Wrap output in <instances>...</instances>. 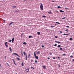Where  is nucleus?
I'll list each match as a JSON object with an SVG mask.
<instances>
[{
    "instance_id": "obj_49",
    "label": "nucleus",
    "mask_w": 74,
    "mask_h": 74,
    "mask_svg": "<svg viewBox=\"0 0 74 74\" xmlns=\"http://www.w3.org/2000/svg\"><path fill=\"white\" fill-rule=\"evenodd\" d=\"M6 58V56H5V60Z\"/></svg>"
},
{
    "instance_id": "obj_8",
    "label": "nucleus",
    "mask_w": 74,
    "mask_h": 74,
    "mask_svg": "<svg viewBox=\"0 0 74 74\" xmlns=\"http://www.w3.org/2000/svg\"><path fill=\"white\" fill-rule=\"evenodd\" d=\"M42 67L43 69H46V67H45V66H43Z\"/></svg>"
},
{
    "instance_id": "obj_14",
    "label": "nucleus",
    "mask_w": 74,
    "mask_h": 74,
    "mask_svg": "<svg viewBox=\"0 0 74 74\" xmlns=\"http://www.w3.org/2000/svg\"><path fill=\"white\" fill-rule=\"evenodd\" d=\"M33 37V36H29V38H31V37Z\"/></svg>"
},
{
    "instance_id": "obj_46",
    "label": "nucleus",
    "mask_w": 74,
    "mask_h": 74,
    "mask_svg": "<svg viewBox=\"0 0 74 74\" xmlns=\"http://www.w3.org/2000/svg\"><path fill=\"white\" fill-rule=\"evenodd\" d=\"M31 69H34V68H33V67H31Z\"/></svg>"
},
{
    "instance_id": "obj_36",
    "label": "nucleus",
    "mask_w": 74,
    "mask_h": 74,
    "mask_svg": "<svg viewBox=\"0 0 74 74\" xmlns=\"http://www.w3.org/2000/svg\"><path fill=\"white\" fill-rule=\"evenodd\" d=\"M11 23H10L9 24V26H10L11 25Z\"/></svg>"
},
{
    "instance_id": "obj_21",
    "label": "nucleus",
    "mask_w": 74,
    "mask_h": 74,
    "mask_svg": "<svg viewBox=\"0 0 74 74\" xmlns=\"http://www.w3.org/2000/svg\"><path fill=\"white\" fill-rule=\"evenodd\" d=\"M13 8H16V6H13Z\"/></svg>"
},
{
    "instance_id": "obj_42",
    "label": "nucleus",
    "mask_w": 74,
    "mask_h": 74,
    "mask_svg": "<svg viewBox=\"0 0 74 74\" xmlns=\"http://www.w3.org/2000/svg\"><path fill=\"white\" fill-rule=\"evenodd\" d=\"M60 33H62V32L61 31H60Z\"/></svg>"
},
{
    "instance_id": "obj_39",
    "label": "nucleus",
    "mask_w": 74,
    "mask_h": 74,
    "mask_svg": "<svg viewBox=\"0 0 74 74\" xmlns=\"http://www.w3.org/2000/svg\"><path fill=\"white\" fill-rule=\"evenodd\" d=\"M51 27H55V26H51Z\"/></svg>"
},
{
    "instance_id": "obj_9",
    "label": "nucleus",
    "mask_w": 74,
    "mask_h": 74,
    "mask_svg": "<svg viewBox=\"0 0 74 74\" xmlns=\"http://www.w3.org/2000/svg\"><path fill=\"white\" fill-rule=\"evenodd\" d=\"M16 59H17V60H20V59H19V58L17 57L16 58Z\"/></svg>"
},
{
    "instance_id": "obj_51",
    "label": "nucleus",
    "mask_w": 74,
    "mask_h": 74,
    "mask_svg": "<svg viewBox=\"0 0 74 74\" xmlns=\"http://www.w3.org/2000/svg\"><path fill=\"white\" fill-rule=\"evenodd\" d=\"M14 42V41L13 40H12V42Z\"/></svg>"
},
{
    "instance_id": "obj_47",
    "label": "nucleus",
    "mask_w": 74,
    "mask_h": 74,
    "mask_svg": "<svg viewBox=\"0 0 74 74\" xmlns=\"http://www.w3.org/2000/svg\"><path fill=\"white\" fill-rule=\"evenodd\" d=\"M58 44H59V43H60V42H58Z\"/></svg>"
},
{
    "instance_id": "obj_61",
    "label": "nucleus",
    "mask_w": 74,
    "mask_h": 74,
    "mask_svg": "<svg viewBox=\"0 0 74 74\" xmlns=\"http://www.w3.org/2000/svg\"><path fill=\"white\" fill-rule=\"evenodd\" d=\"M7 64H8V63Z\"/></svg>"
},
{
    "instance_id": "obj_57",
    "label": "nucleus",
    "mask_w": 74,
    "mask_h": 74,
    "mask_svg": "<svg viewBox=\"0 0 74 74\" xmlns=\"http://www.w3.org/2000/svg\"><path fill=\"white\" fill-rule=\"evenodd\" d=\"M52 53H51L50 54V55H52Z\"/></svg>"
},
{
    "instance_id": "obj_62",
    "label": "nucleus",
    "mask_w": 74,
    "mask_h": 74,
    "mask_svg": "<svg viewBox=\"0 0 74 74\" xmlns=\"http://www.w3.org/2000/svg\"><path fill=\"white\" fill-rule=\"evenodd\" d=\"M58 66H59V67H60V65H59Z\"/></svg>"
},
{
    "instance_id": "obj_20",
    "label": "nucleus",
    "mask_w": 74,
    "mask_h": 74,
    "mask_svg": "<svg viewBox=\"0 0 74 74\" xmlns=\"http://www.w3.org/2000/svg\"><path fill=\"white\" fill-rule=\"evenodd\" d=\"M35 63H38V61H37V60H35Z\"/></svg>"
},
{
    "instance_id": "obj_58",
    "label": "nucleus",
    "mask_w": 74,
    "mask_h": 74,
    "mask_svg": "<svg viewBox=\"0 0 74 74\" xmlns=\"http://www.w3.org/2000/svg\"><path fill=\"white\" fill-rule=\"evenodd\" d=\"M14 64H15V65H16V64L15 63Z\"/></svg>"
},
{
    "instance_id": "obj_59",
    "label": "nucleus",
    "mask_w": 74,
    "mask_h": 74,
    "mask_svg": "<svg viewBox=\"0 0 74 74\" xmlns=\"http://www.w3.org/2000/svg\"><path fill=\"white\" fill-rule=\"evenodd\" d=\"M65 31H67V29H66L65 30Z\"/></svg>"
},
{
    "instance_id": "obj_24",
    "label": "nucleus",
    "mask_w": 74,
    "mask_h": 74,
    "mask_svg": "<svg viewBox=\"0 0 74 74\" xmlns=\"http://www.w3.org/2000/svg\"><path fill=\"white\" fill-rule=\"evenodd\" d=\"M66 18V17H63L62 18V19H64Z\"/></svg>"
},
{
    "instance_id": "obj_53",
    "label": "nucleus",
    "mask_w": 74,
    "mask_h": 74,
    "mask_svg": "<svg viewBox=\"0 0 74 74\" xmlns=\"http://www.w3.org/2000/svg\"><path fill=\"white\" fill-rule=\"evenodd\" d=\"M58 59H60V57H58Z\"/></svg>"
},
{
    "instance_id": "obj_55",
    "label": "nucleus",
    "mask_w": 74,
    "mask_h": 74,
    "mask_svg": "<svg viewBox=\"0 0 74 74\" xmlns=\"http://www.w3.org/2000/svg\"><path fill=\"white\" fill-rule=\"evenodd\" d=\"M52 2H55V1H52Z\"/></svg>"
},
{
    "instance_id": "obj_10",
    "label": "nucleus",
    "mask_w": 74,
    "mask_h": 74,
    "mask_svg": "<svg viewBox=\"0 0 74 74\" xmlns=\"http://www.w3.org/2000/svg\"><path fill=\"white\" fill-rule=\"evenodd\" d=\"M37 33L38 34V35H40V33L39 32H37Z\"/></svg>"
},
{
    "instance_id": "obj_63",
    "label": "nucleus",
    "mask_w": 74,
    "mask_h": 74,
    "mask_svg": "<svg viewBox=\"0 0 74 74\" xmlns=\"http://www.w3.org/2000/svg\"><path fill=\"white\" fill-rule=\"evenodd\" d=\"M22 55H23V54H22Z\"/></svg>"
},
{
    "instance_id": "obj_35",
    "label": "nucleus",
    "mask_w": 74,
    "mask_h": 74,
    "mask_svg": "<svg viewBox=\"0 0 74 74\" xmlns=\"http://www.w3.org/2000/svg\"><path fill=\"white\" fill-rule=\"evenodd\" d=\"M60 50H61L62 51V48L60 47Z\"/></svg>"
},
{
    "instance_id": "obj_17",
    "label": "nucleus",
    "mask_w": 74,
    "mask_h": 74,
    "mask_svg": "<svg viewBox=\"0 0 74 74\" xmlns=\"http://www.w3.org/2000/svg\"><path fill=\"white\" fill-rule=\"evenodd\" d=\"M52 12L51 11L50 12H48V14H51Z\"/></svg>"
},
{
    "instance_id": "obj_45",
    "label": "nucleus",
    "mask_w": 74,
    "mask_h": 74,
    "mask_svg": "<svg viewBox=\"0 0 74 74\" xmlns=\"http://www.w3.org/2000/svg\"><path fill=\"white\" fill-rule=\"evenodd\" d=\"M55 38H57V36H55Z\"/></svg>"
},
{
    "instance_id": "obj_5",
    "label": "nucleus",
    "mask_w": 74,
    "mask_h": 74,
    "mask_svg": "<svg viewBox=\"0 0 74 74\" xmlns=\"http://www.w3.org/2000/svg\"><path fill=\"white\" fill-rule=\"evenodd\" d=\"M31 56V54H29L28 55V58H30V57Z\"/></svg>"
},
{
    "instance_id": "obj_25",
    "label": "nucleus",
    "mask_w": 74,
    "mask_h": 74,
    "mask_svg": "<svg viewBox=\"0 0 74 74\" xmlns=\"http://www.w3.org/2000/svg\"><path fill=\"white\" fill-rule=\"evenodd\" d=\"M5 46L6 47H8V46L7 45H6Z\"/></svg>"
},
{
    "instance_id": "obj_52",
    "label": "nucleus",
    "mask_w": 74,
    "mask_h": 74,
    "mask_svg": "<svg viewBox=\"0 0 74 74\" xmlns=\"http://www.w3.org/2000/svg\"><path fill=\"white\" fill-rule=\"evenodd\" d=\"M66 55V54H63V55L64 56V55Z\"/></svg>"
},
{
    "instance_id": "obj_11",
    "label": "nucleus",
    "mask_w": 74,
    "mask_h": 74,
    "mask_svg": "<svg viewBox=\"0 0 74 74\" xmlns=\"http://www.w3.org/2000/svg\"><path fill=\"white\" fill-rule=\"evenodd\" d=\"M23 53L24 56H26V52H24Z\"/></svg>"
},
{
    "instance_id": "obj_40",
    "label": "nucleus",
    "mask_w": 74,
    "mask_h": 74,
    "mask_svg": "<svg viewBox=\"0 0 74 74\" xmlns=\"http://www.w3.org/2000/svg\"><path fill=\"white\" fill-rule=\"evenodd\" d=\"M42 48H44V45H42Z\"/></svg>"
},
{
    "instance_id": "obj_41",
    "label": "nucleus",
    "mask_w": 74,
    "mask_h": 74,
    "mask_svg": "<svg viewBox=\"0 0 74 74\" xmlns=\"http://www.w3.org/2000/svg\"><path fill=\"white\" fill-rule=\"evenodd\" d=\"M70 40H73V39H72V38H70Z\"/></svg>"
},
{
    "instance_id": "obj_31",
    "label": "nucleus",
    "mask_w": 74,
    "mask_h": 74,
    "mask_svg": "<svg viewBox=\"0 0 74 74\" xmlns=\"http://www.w3.org/2000/svg\"><path fill=\"white\" fill-rule=\"evenodd\" d=\"M5 45H7V42H6L5 43Z\"/></svg>"
},
{
    "instance_id": "obj_38",
    "label": "nucleus",
    "mask_w": 74,
    "mask_h": 74,
    "mask_svg": "<svg viewBox=\"0 0 74 74\" xmlns=\"http://www.w3.org/2000/svg\"><path fill=\"white\" fill-rule=\"evenodd\" d=\"M70 58H72L73 57V56L71 55L70 56Z\"/></svg>"
},
{
    "instance_id": "obj_13",
    "label": "nucleus",
    "mask_w": 74,
    "mask_h": 74,
    "mask_svg": "<svg viewBox=\"0 0 74 74\" xmlns=\"http://www.w3.org/2000/svg\"><path fill=\"white\" fill-rule=\"evenodd\" d=\"M40 51H38L37 52V54H39V53H40Z\"/></svg>"
},
{
    "instance_id": "obj_6",
    "label": "nucleus",
    "mask_w": 74,
    "mask_h": 74,
    "mask_svg": "<svg viewBox=\"0 0 74 74\" xmlns=\"http://www.w3.org/2000/svg\"><path fill=\"white\" fill-rule=\"evenodd\" d=\"M9 49H10V52H11L12 51V49H11V47H10L9 48Z\"/></svg>"
},
{
    "instance_id": "obj_48",
    "label": "nucleus",
    "mask_w": 74,
    "mask_h": 74,
    "mask_svg": "<svg viewBox=\"0 0 74 74\" xmlns=\"http://www.w3.org/2000/svg\"><path fill=\"white\" fill-rule=\"evenodd\" d=\"M66 27H67V28H69V26H66Z\"/></svg>"
},
{
    "instance_id": "obj_33",
    "label": "nucleus",
    "mask_w": 74,
    "mask_h": 74,
    "mask_svg": "<svg viewBox=\"0 0 74 74\" xmlns=\"http://www.w3.org/2000/svg\"><path fill=\"white\" fill-rule=\"evenodd\" d=\"M3 21H4V23H5V21L4 20H3Z\"/></svg>"
},
{
    "instance_id": "obj_22",
    "label": "nucleus",
    "mask_w": 74,
    "mask_h": 74,
    "mask_svg": "<svg viewBox=\"0 0 74 74\" xmlns=\"http://www.w3.org/2000/svg\"><path fill=\"white\" fill-rule=\"evenodd\" d=\"M56 23H57V24H60V23L58 22H56Z\"/></svg>"
},
{
    "instance_id": "obj_29",
    "label": "nucleus",
    "mask_w": 74,
    "mask_h": 74,
    "mask_svg": "<svg viewBox=\"0 0 74 74\" xmlns=\"http://www.w3.org/2000/svg\"><path fill=\"white\" fill-rule=\"evenodd\" d=\"M65 8V9H68V8Z\"/></svg>"
},
{
    "instance_id": "obj_60",
    "label": "nucleus",
    "mask_w": 74,
    "mask_h": 74,
    "mask_svg": "<svg viewBox=\"0 0 74 74\" xmlns=\"http://www.w3.org/2000/svg\"><path fill=\"white\" fill-rule=\"evenodd\" d=\"M31 62H32V60H31Z\"/></svg>"
},
{
    "instance_id": "obj_7",
    "label": "nucleus",
    "mask_w": 74,
    "mask_h": 74,
    "mask_svg": "<svg viewBox=\"0 0 74 74\" xmlns=\"http://www.w3.org/2000/svg\"><path fill=\"white\" fill-rule=\"evenodd\" d=\"M63 35H64V36H66V35H69V34H66L65 33H64L63 34Z\"/></svg>"
},
{
    "instance_id": "obj_15",
    "label": "nucleus",
    "mask_w": 74,
    "mask_h": 74,
    "mask_svg": "<svg viewBox=\"0 0 74 74\" xmlns=\"http://www.w3.org/2000/svg\"><path fill=\"white\" fill-rule=\"evenodd\" d=\"M60 12H64V11H62V10H60Z\"/></svg>"
},
{
    "instance_id": "obj_19",
    "label": "nucleus",
    "mask_w": 74,
    "mask_h": 74,
    "mask_svg": "<svg viewBox=\"0 0 74 74\" xmlns=\"http://www.w3.org/2000/svg\"><path fill=\"white\" fill-rule=\"evenodd\" d=\"M23 44H25V45H26V43L24 42L23 43Z\"/></svg>"
},
{
    "instance_id": "obj_32",
    "label": "nucleus",
    "mask_w": 74,
    "mask_h": 74,
    "mask_svg": "<svg viewBox=\"0 0 74 74\" xmlns=\"http://www.w3.org/2000/svg\"><path fill=\"white\" fill-rule=\"evenodd\" d=\"M12 60H13V62H14V63H15V60H14L13 59H12Z\"/></svg>"
},
{
    "instance_id": "obj_27",
    "label": "nucleus",
    "mask_w": 74,
    "mask_h": 74,
    "mask_svg": "<svg viewBox=\"0 0 74 74\" xmlns=\"http://www.w3.org/2000/svg\"><path fill=\"white\" fill-rule=\"evenodd\" d=\"M60 45H58V46H57V47H60Z\"/></svg>"
},
{
    "instance_id": "obj_37",
    "label": "nucleus",
    "mask_w": 74,
    "mask_h": 74,
    "mask_svg": "<svg viewBox=\"0 0 74 74\" xmlns=\"http://www.w3.org/2000/svg\"><path fill=\"white\" fill-rule=\"evenodd\" d=\"M58 8H61L60 6H57Z\"/></svg>"
},
{
    "instance_id": "obj_4",
    "label": "nucleus",
    "mask_w": 74,
    "mask_h": 74,
    "mask_svg": "<svg viewBox=\"0 0 74 74\" xmlns=\"http://www.w3.org/2000/svg\"><path fill=\"white\" fill-rule=\"evenodd\" d=\"M12 55H17V56H18V57H20V56H19V55H18V54L16 53H13L12 54Z\"/></svg>"
},
{
    "instance_id": "obj_18",
    "label": "nucleus",
    "mask_w": 74,
    "mask_h": 74,
    "mask_svg": "<svg viewBox=\"0 0 74 74\" xmlns=\"http://www.w3.org/2000/svg\"><path fill=\"white\" fill-rule=\"evenodd\" d=\"M22 66H24V65H23V62H22Z\"/></svg>"
},
{
    "instance_id": "obj_54",
    "label": "nucleus",
    "mask_w": 74,
    "mask_h": 74,
    "mask_svg": "<svg viewBox=\"0 0 74 74\" xmlns=\"http://www.w3.org/2000/svg\"><path fill=\"white\" fill-rule=\"evenodd\" d=\"M72 61H74V59L72 60Z\"/></svg>"
},
{
    "instance_id": "obj_2",
    "label": "nucleus",
    "mask_w": 74,
    "mask_h": 74,
    "mask_svg": "<svg viewBox=\"0 0 74 74\" xmlns=\"http://www.w3.org/2000/svg\"><path fill=\"white\" fill-rule=\"evenodd\" d=\"M40 8L41 10H43V5H42V4H41L40 5Z\"/></svg>"
},
{
    "instance_id": "obj_64",
    "label": "nucleus",
    "mask_w": 74,
    "mask_h": 74,
    "mask_svg": "<svg viewBox=\"0 0 74 74\" xmlns=\"http://www.w3.org/2000/svg\"><path fill=\"white\" fill-rule=\"evenodd\" d=\"M14 64H15V62H14Z\"/></svg>"
},
{
    "instance_id": "obj_12",
    "label": "nucleus",
    "mask_w": 74,
    "mask_h": 74,
    "mask_svg": "<svg viewBox=\"0 0 74 74\" xmlns=\"http://www.w3.org/2000/svg\"><path fill=\"white\" fill-rule=\"evenodd\" d=\"M27 55L26 56V60H27Z\"/></svg>"
},
{
    "instance_id": "obj_34",
    "label": "nucleus",
    "mask_w": 74,
    "mask_h": 74,
    "mask_svg": "<svg viewBox=\"0 0 74 74\" xmlns=\"http://www.w3.org/2000/svg\"><path fill=\"white\" fill-rule=\"evenodd\" d=\"M14 23L13 22H11L10 23H11V24H13V23Z\"/></svg>"
},
{
    "instance_id": "obj_3",
    "label": "nucleus",
    "mask_w": 74,
    "mask_h": 74,
    "mask_svg": "<svg viewBox=\"0 0 74 74\" xmlns=\"http://www.w3.org/2000/svg\"><path fill=\"white\" fill-rule=\"evenodd\" d=\"M25 70H26V71L27 72H29V70H30V69L29 68H27V69H26V68H25Z\"/></svg>"
},
{
    "instance_id": "obj_26",
    "label": "nucleus",
    "mask_w": 74,
    "mask_h": 74,
    "mask_svg": "<svg viewBox=\"0 0 74 74\" xmlns=\"http://www.w3.org/2000/svg\"><path fill=\"white\" fill-rule=\"evenodd\" d=\"M42 17H44V18H46V16H43Z\"/></svg>"
},
{
    "instance_id": "obj_43",
    "label": "nucleus",
    "mask_w": 74,
    "mask_h": 74,
    "mask_svg": "<svg viewBox=\"0 0 74 74\" xmlns=\"http://www.w3.org/2000/svg\"><path fill=\"white\" fill-rule=\"evenodd\" d=\"M47 59H50V58H49V57H48V58H47Z\"/></svg>"
},
{
    "instance_id": "obj_1",
    "label": "nucleus",
    "mask_w": 74,
    "mask_h": 74,
    "mask_svg": "<svg viewBox=\"0 0 74 74\" xmlns=\"http://www.w3.org/2000/svg\"><path fill=\"white\" fill-rule=\"evenodd\" d=\"M34 56H35V58L36 59H38V56H37L36 55V53L35 52H34Z\"/></svg>"
},
{
    "instance_id": "obj_16",
    "label": "nucleus",
    "mask_w": 74,
    "mask_h": 74,
    "mask_svg": "<svg viewBox=\"0 0 74 74\" xmlns=\"http://www.w3.org/2000/svg\"><path fill=\"white\" fill-rule=\"evenodd\" d=\"M11 41H12V40H10L9 41V42H11Z\"/></svg>"
},
{
    "instance_id": "obj_44",
    "label": "nucleus",
    "mask_w": 74,
    "mask_h": 74,
    "mask_svg": "<svg viewBox=\"0 0 74 74\" xmlns=\"http://www.w3.org/2000/svg\"><path fill=\"white\" fill-rule=\"evenodd\" d=\"M55 42H56L57 43H58V42L57 41H56Z\"/></svg>"
},
{
    "instance_id": "obj_28",
    "label": "nucleus",
    "mask_w": 74,
    "mask_h": 74,
    "mask_svg": "<svg viewBox=\"0 0 74 74\" xmlns=\"http://www.w3.org/2000/svg\"><path fill=\"white\" fill-rule=\"evenodd\" d=\"M53 59H56V58H55V57H54L53 58Z\"/></svg>"
},
{
    "instance_id": "obj_23",
    "label": "nucleus",
    "mask_w": 74,
    "mask_h": 74,
    "mask_svg": "<svg viewBox=\"0 0 74 74\" xmlns=\"http://www.w3.org/2000/svg\"><path fill=\"white\" fill-rule=\"evenodd\" d=\"M12 41H14V38H13L12 39Z\"/></svg>"
},
{
    "instance_id": "obj_30",
    "label": "nucleus",
    "mask_w": 74,
    "mask_h": 74,
    "mask_svg": "<svg viewBox=\"0 0 74 74\" xmlns=\"http://www.w3.org/2000/svg\"><path fill=\"white\" fill-rule=\"evenodd\" d=\"M57 46V44H55L54 45V46Z\"/></svg>"
},
{
    "instance_id": "obj_56",
    "label": "nucleus",
    "mask_w": 74,
    "mask_h": 74,
    "mask_svg": "<svg viewBox=\"0 0 74 74\" xmlns=\"http://www.w3.org/2000/svg\"><path fill=\"white\" fill-rule=\"evenodd\" d=\"M56 12H58V11L56 10Z\"/></svg>"
},
{
    "instance_id": "obj_50",
    "label": "nucleus",
    "mask_w": 74,
    "mask_h": 74,
    "mask_svg": "<svg viewBox=\"0 0 74 74\" xmlns=\"http://www.w3.org/2000/svg\"><path fill=\"white\" fill-rule=\"evenodd\" d=\"M0 66H1V65L0 64Z\"/></svg>"
}]
</instances>
